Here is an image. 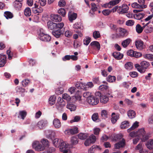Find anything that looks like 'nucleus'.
Instances as JSON below:
<instances>
[{
    "label": "nucleus",
    "mask_w": 153,
    "mask_h": 153,
    "mask_svg": "<svg viewBox=\"0 0 153 153\" xmlns=\"http://www.w3.org/2000/svg\"><path fill=\"white\" fill-rule=\"evenodd\" d=\"M123 136L121 134H119L114 135V137H113L112 139L113 141H119L122 140L123 138Z\"/></svg>",
    "instance_id": "5701e85b"
},
{
    "label": "nucleus",
    "mask_w": 153,
    "mask_h": 153,
    "mask_svg": "<svg viewBox=\"0 0 153 153\" xmlns=\"http://www.w3.org/2000/svg\"><path fill=\"white\" fill-rule=\"evenodd\" d=\"M129 7L127 5L123 4L122 5L121 7V12L122 13H126Z\"/></svg>",
    "instance_id": "473e14b6"
},
{
    "label": "nucleus",
    "mask_w": 153,
    "mask_h": 153,
    "mask_svg": "<svg viewBox=\"0 0 153 153\" xmlns=\"http://www.w3.org/2000/svg\"><path fill=\"white\" fill-rule=\"evenodd\" d=\"M71 144L73 145H75L77 144L78 141L77 137L75 136L72 137L71 138Z\"/></svg>",
    "instance_id": "ea45409f"
},
{
    "label": "nucleus",
    "mask_w": 153,
    "mask_h": 153,
    "mask_svg": "<svg viewBox=\"0 0 153 153\" xmlns=\"http://www.w3.org/2000/svg\"><path fill=\"white\" fill-rule=\"evenodd\" d=\"M47 121L46 120H41L39 121L37 123V126L41 129H42L45 127L47 124Z\"/></svg>",
    "instance_id": "ddd939ff"
},
{
    "label": "nucleus",
    "mask_w": 153,
    "mask_h": 153,
    "mask_svg": "<svg viewBox=\"0 0 153 153\" xmlns=\"http://www.w3.org/2000/svg\"><path fill=\"white\" fill-rule=\"evenodd\" d=\"M75 86L76 88L78 89H82L85 90H87V87H86L85 84L81 82H77Z\"/></svg>",
    "instance_id": "4468645a"
},
{
    "label": "nucleus",
    "mask_w": 153,
    "mask_h": 153,
    "mask_svg": "<svg viewBox=\"0 0 153 153\" xmlns=\"http://www.w3.org/2000/svg\"><path fill=\"white\" fill-rule=\"evenodd\" d=\"M112 12V10L109 9L104 10L102 11V13L105 16H107L110 14Z\"/></svg>",
    "instance_id": "13d9d810"
},
{
    "label": "nucleus",
    "mask_w": 153,
    "mask_h": 153,
    "mask_svg": "<svg viewBox=\"0 0 153 153\" xmlns=\"http://www.w3.org/2000/svg\"><path fill=\"white\" fill-rule=\"evenodd\" d=\"M121 0H113L109 1L108 3L105 4V7L106 8H111L112 7L116 5L119 3Z\"/></svg>",
    "instance_id": "9d476101"
},
{
    "label": "nucleus",
    "mask_w": 153,
    "mask_h": 153,
    "mask_svg": "<svg viewBox=\"0 0 153 153\" xmlns=\"http://www.w3.org/2000/svg\"><path fill=\"white\" fill-rule=\"evenodd\" d=\"M142 10H134V12L137 13L134 16V17L136 19L140 20L143 18L145 16L144 13H139Z\"/></svg>",
    "instance_id": "9b49d317"
},
{
    "label": "nucleus",
    "mask_w": 153,
    "mask_h": 153,
    "mask_svg": "<svg viewBox=\"0 0 153 153\" xmlns=\"http://www.w3.org/2000/svg\"><path fill=\"white\" fill-rule=\"evenodd\" d=\"M63 89L62 88H57L55 91L56 94L57 95L62 94L63 93Z\"/></svg>",
    "instance_id": "0e129e2a"
},
{
    "label": "nucleus",
    "mask_w": 153,
    "mask_h": 153,
    "mask_svg": "<svg viewBox=\"0 0 153 153\" xmlns=\"http://www.w3.org/2000/svg\"><path fill=\"white\" fill-rule=\"evenodd\" d=\"M90 45L96 47L98 50H99L100 48V44L98 42L96 41H94L91 42L90 44Z\"/></svg>",
    "instance_id": "c03bdc74"
},
{
    "label": "nucleus",
    "mask_w": 153,
    "mask_h": 153,
    "mask_svg": "<svg viewBox=\"0 0 153 153\" xmlns=\"http://www.w3.org/2000/svg\"><path fill=\"white\" fill-rule=\"evenodd\" d=\"M92 96L91 93L87 91L84 92L83 94V97L86 98L87 101L88 100L89 97H91Z\"/></svg>",
    "instance_id": "052dcab7"
},
{
    "label": "nucleus",
    "mask_w": 153,
    "mask_h": 153,
    "mask_svg": "<svg viewBox=\"0 0 153 153\" xmlns=\"http://www.w3.org/2000/svg\"><path fill=\"white\" fill-rule=\"evenodd\" d=\"M135 149L139 151V153H146L147 151L144 150L142 146V143L140 142L135 148Z\"/></svg>",
    "instance_id": "a211bd4d"
},
{
    "label": "nucleus",
    "mask_w": 153,
    "mask_h": 153,
    "mask_svg": "<svg viewBox=\"0 0 153 153\" xmlns=\"http://www.w3.org/2000/svg\"><path fill=\"white\" fill-rule=\"evenodd\" d=\"M35 6L34 7L32 8V11L34 13H41L43 11V9L40 6L36 5V4H34Z\"/></svg>",
    "instance_id": "2eb2a0df"
},
{
    "label": "nucleus",
    "mask_w": 153,
    "mask_h": 153,
    "mask_svg": "<svg viewBox=\"0 0 153 153\" xmlns=\"http://www.w3.org/2000/svg\"><path fill=\"white\" fill-rule=\"evenodd\" d=\"M51 20L53 22H60L62 20V17L58 14H51L50 16Z\"/></svg>",
    "instance_id": "1a4fd4ad"
},
{
    "label": "nucleus",
    "mask_w": 153,
    "mask_h": 153,
    "mask_svg": "<svg viewBox=\"0 0 153 153\" xmlns=\"http://www.w3.org/2000/svg\"><path fill=\"white\" fill-rule=\"evenodd\" d=\"M24 13L26 16H30L31 15V10L30 8L27 7L24 10Z\"/></svg>",
    "instance_id": "49530a36"
},
{
    "label": "nucleus",
    "mask_w": 153,
    "mask_h": 153,
    "mask_svg": "<svg viewBox=\"0 0 153 153\" xmlns=\"http://www.w3.org/2000/svg\"><path fill=\"white\" fill-rule=\"evenodd\" d=\"M64 34L66 37L69 38L72 36L73 33L70 30H67L65 31Z\"/></svg>",
    "instance_id": "680f3d73"
},
{
    "label": "nucleus",
    "mask_w": 153,
    "mask_h": 153,
    "mask_svg": "<svg viewBox=\"0 0 153 153\" xmlns=\"http://www.w3.org/2000/svg\"><path fill=\"white\" fill-rule=\"evenodd\" d=\"M55 151V149L53 147H50L47 149V153H53Z\"/></svg>",
    "instance_id": "774afa93"
},
{
    "label": "nucleus",
    "mask_w": 153,
    "mask_h": 153,
    "mask_svg": "<svg viewBox=\"0 0 153 153\" xmlns=\"http://www.w3.org/2000/svg\"><path fill=\"white\" fill-rule=\"evenodd\" d=\"M146 146L148 148L150 149H153V139L149 140L148 143L146 144Z\"/></svg>",
    "instance_id": "8fccbe9b"
},
{
    "label": "nucleus",
    "mask_w": 153,
    "mask_h": 153,
    "mask_svg": "<svg viewBox=\"0 0 153 153\" xmlns=\"http://www.w3.org/2000/svg\"><path fill=\"white\" fill-rule=\"evenodd\" d=\"M149 63L146 61H141L140 64H136L134 66L135 68L140 73L143 74L146 71L150 66Z\"/></svg>",
    "instance_id": "f03ea898"
},
{
    "label": "nucleus",
    "mask_w": 153,
    "mask_h": 153,
    "mask_svg": "<svg viewBox=\"0 0 153 153\" xmlns=\"http://www.w3.org/2000/svg\"><path fill=\"white\" fill-rule=\"evenodd\" d=\"M87 102L91 105H95L99 103V99L97 97L92 95L91 97H89Z\"/></svg>",
    "instance_id": "7ed1b4c3"
},
{
    "label": "nucleus",
    "mask_w": 153,
    "mask_h": 153,
    "mask_svg": "<svg viewBox=\"0 0 153 153\" xmlns=\"http://www.w3.org/2000/svg\"><path fill=\"white\" fill-rule=\"evenodd\" d=\"M125 140L124 139L120 141L119 142L116 143L114 145V147L116 149H119L120 147H123L125 145Z\"/></svg>",
    "instance_id": "f3484780"
},
{
    "label": "nucleus",
    "mask_w": 153,
    "mask_h": 153,
    "mask_svg": "<svg viewBox=\"0 0 153 153\" xmlns=\"http://www.w3.org/2000/svg\"><path fill=\"white\" fill-rule=\"evenodd\" d=\"M111 121L113 124L115 123L118 119L119 116L116 115L115 113H112L111 114Z\"/></svg>",
    "instance_id": "7c9ffc66"
},
{
    "label": "nucleus",
    "mask_w": 153,
    "mask_h": 153,
    "mask_svg": "<svg viewBox=\"0 0 153 153\" xmlns=\"http://www.w3.org/2000/svg\"><path fill=\"white\" fill-rule=\"evenodd\" d=\"M62 140L58 138H54L53 140V144L55 146H59Z\"/></svg>",
    "instance_id": "09e8293b"
},
{
    "label": "nucleus",
    "mask_w": 153,
    "mask_h": 153,
    "mask_svg": "<svg viewBox=\"0 0 153 153\" xmlns=\"http://www.w3.org/2000/svg\"><path fill=\"white\" fill-rule=\"evenodd\" d=\"M58 13L62 15L63 17H65L66 14V12L64 8H60L58 11Z\"/></svg>",
    "instance_id": "603ef678"
},
{
    "label": "nucleus",
    "mask_w": 153,
    "mask_h": 153,
    "mask_svg": "<svg viewBox=\"0 0 153 153\" xmlns=\"http://www.w3.org/2000/svg\"><path fill=\"white\" fill-rule=\"evenodd\" d=\"M100 102L102 103H106L109 100V98L105 95H102L100 97Z\"/></svg>",
    "instance_id": "cd10ccee"
},
{
    "label": "nucleus",
    "mask_w": 153,
    "mask_h": 153,
    "mask_svg": "<svg viewBox=\"0 0 153 153\" xmlns=\"http://www.w3.org/2000/svg\"><path fill=\"white\" fill-rule=\"evenodd\" d=\"M116 80V77L114 76L109 75L107 78V80L110 82H114Z\"/></svg>",
    "instance_id": "58836bf2"
},
{
    "label": "nucleus",
    "mask_w": 153,
    "mask_h": 153,
    "mask_svg": "<svg viewBox=\"0 0 153 153\" xmlns=\"http://www.w3.org/2000/svg\"><path fill=\"white\" fill-rule=\"evenodd\" d=\"M139 123L137 121H136L134 123L131 127L129 128L128 129L127 131L128 132H130L131 131L137 128L139 126Z\"/></svg>",
    "instance_id": "f704fd0d"
},
{
    "label": "nucleus",
    "mask_w": 153,
    "mask_h": 153,
    "mask_svg": "<svg viewBox=\"0 0 153 153\" xmlns=\"http://www.w3.org/2000/svg\"><path fill=\"white\" fill-rule=\"evenodd\" d=\"M93 37L95 39L100 38L101 36L99 31H95L93 33Z\"/></svg>",
    "instance_id": "6e6d98bb"
},
{
    "label": "nucleus",
    "mask_w": 153,
    "mask_h": 153,
    "mask_svg": "<svg viewBox=\"0 0 153 153\" xmlns=\"http://www.w3.org/2000/svg\"><path fill=\"white\" fill-rule=\"evenodd\" d=\"M129 123L128 121H125L122 123L120 127L122 129L127 128L129 126Z\"/></svg>",
    "instance_id": "a19ab883"
},
{
    "label": "nucleus",
    "mask_w": 153,
    "mask_h": 153,
    "mask_svg": "<svg viewBox=\"0 0 153 153\" xmlns=\"http://www.w3.org/2000/svg\"><path fill=\"white\" fill-rule=\"evenodd\" d=\"M139 5L141 8H145L147 6L145 4V0H138Z\"/></svg>",
    "instance_id": "4c0bfd02"
},
{
    "label": "nucleus",
    "mask_w": 153,
    "mask_h": 153,
    "mask_svg": "<svg viewBox=\"0 0 153 153\" xmlns=\"http://www.w3.org/2000/svg\"><path fill=\"white\" fill-rule=\"evenodd\" d=\"M81 120L80 117L79 116H76L74 117L73 119L70 121V123H72L74 122H78L80 121Z\"/></svg>",
    "instance_id": "4d7b16f0"
},
{
    "label": "nucleus",
    "mask_w": 153,
    "mask_h": 153,
    "mask_svg": "<svg viewBox=\"0 0 153 153\" xmlns=\"http://www.w3.org/2000/svg\"><path fill=\"white\" fill-rule=\"evenodd\" d=\"M74 28L76 29L75 30H82L83 27L81 24L78 23H76L74 25Z\"/></svg>",
    "instance_id": "2f4dec72"
},
{
    "label": "nucleus",
    "mask_w": 153,
    "mask_h": 153,
    "mask_svg": "<svg viewBox=\"0 0 153 153\" xmlns=\"http://www.w3.org/2000/svg\"><path fill=\"white\" fill-rule=\"evenodd\" d=\"M66 107L68 109H70L71 111H74L76 108V107L75 105L70 102L68 104Z\"/></svg>",
    "instance_id": "c85d7f7f"
},
{
    "label": "nucleus",
    "mask_w": 153,
    "mask_h": 153,
    "mask_svg": "<svg viewBox=\"0 0 153 153\" xmlns=\"http://www.w3.org/2000/svg\"><path fill=\"white\" fill-rule=\"evenodd\" d=\"M7 53L8 55V59H12V57H16V55H14L13 53L11 52L10 50H8L7 51Z\"/></svg>",
    "instance_id": "3c124183"
},
{
    "label": "nucleus",
    "mask_w": 153,
    "mask_h": 153,
    "mask_svg": "<svg viewBox=\"0 0 153 153\" xmlns=\"http://www.w3.org/2000/svg\"><path fill=\"white\" fill-rule=\"evenodd\" d=\"M4 15L7 19H11L13 17V15L12 13L8 11L5 12Z\"/></svg>",
    "instance_id": "72a5a7b5"
},
{
    "label": "nucleus",
    "mask_w": 153,
    "mask_h": 153,
    "mask_svg": "<svg viewBox=\"0 0 153 153\" xmlns=\"http://www.w3.org/2000/svg\"><path fill=\"white\" fill-rule=\"evenodd\" d=\"M47 25L49 29L53 30H56V23L51 21H49L47 23Z\"/></svg>",
    "instance_id": "aec40b11"
},
{
    "label": "nucleus",
    "mask_w": 153,
    "mask_h": 153,
    "mask_svg": "<svg viewBox=\"0 0 153 153\" xmlns=\"http://www.w3.org/2000/svg\"><path fill=\"white\" fill-rule=\"evenodd\" d=\"M107 113L106 111L102 110L101 112V116L103 119H105L107 117Z\"/></svg>",
    "instance_id": "338daca9"
},
{
    "label": "nucleus",
    "mask_w": 153,
    "mask_h": 153,
    "mask_svg": "<svg viewBox=\"0 0 153 153\" xmlns=\"http://www.w3.org/2000/svg\"><path fill=\"white\" fill-rule=\"evenodd\" d=\"M59 149L60 150L63 149L64 148H67L68 146L66 143L62 140L61 143L59 145Z\"/></svg>",
    "instance_id": "e433bc0d"
},
{
    "label": "nucleus",
    "mask_w": 153,
    "mask_h": 153,
    "mask_svg": "<svg viewBox=\"0 0 153 153\" xmlns=\"http://www.w3.org/2000/svg\"><path fill=\"white\" fill-rule=\"evenodd\" d=\"M19 114L22 120H24L26 117L27 113L25 111H21L19 112Z\"/></svg>",
    "instance_id": "864d4df0"
},
{
    "label": "nucleus",
    "mask_w": 153,
    "mask_h": 153,
    "mask_svg": "<svg viewBox=\"0 0 153 153\" xmlns=\"http://www.w3.org/2000/svg\"><path fill=\"white\" fill-rule=\"evenodd\" d=\"M62 97L63 99L68 101H70L71 99L70 96L67 94H63Z\"/></svg>",
    "instance_id": "e2e57ef3"
},
{
    "label": "nucleus",
    "mask_w": 153,
    "mask_h": 153,
    "mask_svg": "<svg viewBox=\"0 0 153 153\" xmlns=\"http://www.w3.org/2000/svg\"><path fill=\"white\" fill-rule=\"evenodd\" d=\"M64 29H62V30H55L52 32L53 35L56 38H59L62 37L64 34Z\"/></svg>",
    "instance_id": "0eeeda50"
},
{
    "label": "nucleus",
    "mask_w": 153,
    "mask_h": 153,
    "mask_svg": "<svg viewBox=\"0 0 153 153\" xmlns=\"http://www.w3.org/2000/svg\"><path fill=\"white\" fill-rule=\"evenodd\" d=\"M91 41V38L89 37H86L83 41V43L84 45H88Z\"/></svg>",
    "instance_id": "bf43d9fd"
},
{
    "label": "nucleus",
    "mask_w": 153,
    "mask_h": 153,
    "mask_svg": "<svg viewBox=\"0 0 153 153\" xmlns=\"http://www.w3.org/2000/svg\"><path fill=\"white\" fill-rule=\"evenodd\" d=\"M53 123L55 127L56 128H59L61 126V123L58 119H54L53 121Z\"/></svg>",
    "instance_id": "b1692460"
},
{
    "label": "nucleus",
    "mask_w": 153,
    "mask_h": 153,
    "mask_svg": "<svg viewBox=\"0 0 153 153\" xmlns=\"http://www.w3.org/2000/svg\"><path fill=\"white\" fill-rule=\"evenodd\" d=\"M143 42L141 40H137L135 42L136 48L139 50H141L143 48Z\"/></svg>",
    "instance_id": "4be33fe9"
},
{
    "label": "nucleus",
    "mask_w": 153,
    "mask_h": 153,
    "mask_svg": "<svg viewBox=\"0 0 153 153\" xmlns=\"http://www.w3.org/2000/svg\"><path fill=\"white\" fill-rule=\"evenodd\" d=\"M129 135L131 137L135 136L139 137L143 141H145L149 139V136L145 134V131L144 129L141 128L139 129L137 132L132 131L129 133Z\"/></svg>",
    "instance_id": "f257e3e1"
},
{
    "label": "nucleus",
    "mask_w": 153,
    "mask_h": 153,
    "mask_svg": "<svg viewBox=\"0 0 153 153\" xmlns=\"http://www.w3.org/2000/svg\"><path fill=\"white\" fill-rule=\"evenodd\" d=\"M144 28L145 26H143L142 27L139 24H137L136 27V31L138 33H141Z\"/></svg>",
    "instance_id": "bb28decb"
},
{
    "label": "nucleus",
    "mask_w": 153,
    "mask_h": 153,
    "mask_svg": "<svg viewBox=\"0 0 153 153\" xmlns=\"http://www.w3.org/2000/svg\"><path fill=\"white\" fill-rule=\"evenodd\" d=\"M56 30H62V29H64V28H63L64 26V24L63 22H61L59 23H56Z\"/></svg>",
    "instance_id": "79ce46f5"
},
{
    "label": "nucleus",
    "mask_w": 153,
    "mask_h": 153,
    "mask_svg": "<svg viewBox=\"0 0 153 153\" xmlns=\"http://www.w3.org/2000/svg\"><path fill=\"white\" fill-rule=\"evenodd\" d=\"M145 58L152 61L153 60V55L152 54H147L143 55Z\"/></svg>",
    "instance_id": "5fc2aeb1"
},
{
    "label": "nucleus",
    "mask_w": 153,
    "mask_h": 153,
    "mask_svg": "<svg viewBox=\"0 0 153 153\" xmlns=\"http://www.w3.org/2000/svg\"><path fill=\"white\" fill-rule=\"evenodd\" d=\"M96 140V137L95 135L92 134L88 139H86L84 142V144L86 146H89L91 144L94 143Z\"/></svg>",
    "instance_id": "20e7f679"
},
{
    "label": "nucleus",
    "mask_w": 153,
    "mask_h": 153,
    "mask_svg": "<svg viewBox=\"0 0 153 153\" xmlns=\"http://www.w3.org/2000/svg\"><path fill=\"white\" fill-rule=\"evenodd\" d=\"M39 37L41 40L45 42H49L51 39V37L49 35L43 33H40Z\"/></svg>",
    "instance_id": "423d86ee"
},
{
    "label": "nucleus",
    "mask_w": 153,
    "mask_h": 153,
    "mask_svg": "<svg viewBox=\"0 0 153 153\" xmlns=\"http://www.w3.org/2000/svg\"><path fill=\"white\" fill-rule=\"evenodd\" d=\"M14 6L16 9H19L22 7V4L21 1H15L14 2Z\"/></svg>",
    "instance_id": "c9c22d12"
},
{
    "label": "nucleus",
    "mask_w": 153,
    "mask_h": 153,
    "mask_svg": "<svg viewBox=\"0 0 153 153\" xmlns=\"http://www.w3.org/2000/svg\"><path fill=\"white\" fill-rule=\"evenodd\" d=\"M32 146L35 150L37 151H40L43 150L45 147L41 144H39V142L34 141L33 143Z\"/></svg>",
    "instance_id": "39448f33"
},
{
    "label": "nucleus",
    "mask_w": 153,
    "mask_h": 153,
    "mask_svg": "<svg viewBox=\"0 0 153 153\" xmlns=\"http://www.w3.org/2000/svg\"><path fill=\"white\" fill-rule=\"evenodd\" d=\"M6 56L0 54V67H3L6 63Z\"/></svg>",
    "instance_id": "dca6fc26"
},
{
    "label": "nucleus",
    "mask_w": 153,
    "mask_h": 153,
    "mask_svg": "<svg viewBox=\"0 0 153 153\" xmlns=\"http://www.w3.org/2000/svg\"><path fill=\"white\" fill-rule=\"evenodd\" d=\"M131 41V40L130 39H127L122 42V45L124 48H125L128 45Z\"/></svg>",
    "instance_id": "393cba45"
},
{
    "label": "nucleus",
    "mask_w": 153,
    "mask_h": 153,
    "mask_svg": "<svg viewBox=\"0 0 153 153\" xmlns=\"http://www.w3.org/2000/svg\"><path fill=\"white\" fill-rule=\"evenodd\" d=\"M78 128L77 127H75L72 129H68L65 131V133L69 135L74 134L78 132Z\"/></svg>",
    "instance_id": "f8f14e48"
},
{
    "label": "nucleus",
    "mask_w": 153,
    "mask_h": 153,
    "mask_svg": "<svg viewBox=\"0 0 153 153\" xmlns=\"http://www.w3.org/2000/svg\"><path fill=\"white\" fill-rule=\"evenodd\" d=\"M77 14L75 13L70 14L69 13L68 14V19L70 21L72 22L73 21L75 20L77 17Z\"/></svg>",
    "instance_id": "412c9836"
},
{
    "label": "nucleus",
    "mask_w": 153,
    "mask_h": 153,
    "mask_svg": "<svg viewBox=\"0 0 153 153\" xmlns=\"http://www.w3.org/2000/svg\"><path fill=\"white\" fill-rule=\"evenodd\" d=\"M112 56L116 59L120 60L123 58V55L118 52H115L112 53Z\"/></svg>",
    "instance_id": "6ab92c4d"
},
{
    "label": "nucleus",
    "mask_w": 153,
    "mask_h": 153,
    "mask_svg": "<svg viewBox=\"0 0 153 153\" xmlns=\"http://www.w3.org/2000/svg\"><path fill=\"white\" fill-rule=\"evenodd\" d=\"M118 30L119 31V37H124L126 36L128 33V31L126 29L122 28H118Z\"/></svg>",
    "instance_id": "6e6552de"
},
{
    "label": "nucleus",
    "mask_w": 153,
    "mask_h": 153,
    "mask_svg": "<svg viewBox=\"0 0 153 153\" xmlns=\"http://www.w3.org/2000/svg\"><path fill=\"white\" fill-rule=\"evenodd\" d=\"M56 97L54 96H51L49 99V103L52 105L54 104L55 102Z\"/></svg>",
    "instance_id": "a18cd8bd"
},
{
    "label": "nucleus",
    "mask_w": 153,
    "mask_h": 153,
    "mask_svg": "<svg viewBox=\"0 0 153 153\" xmlns=\"http://www.w3.org/2000/svg\"><path fill=\"white\" fill-rule=\"evenodd\" d=\"M88 137V135L86 133H80L78 134V137L81 140H85Z\"/></svg>",
    "instance_id": "37998d69"
},
{
    "label": "nucleus",
    "mask_w": 153,
    "mask_h": 153,
    "mask_svg": "<svg viewBox=\"0 0 153 153\" xmlns=\"http://www.w3.org/2000/svg\"><path fill=\"white\" fill-rule=\"evenodd\" d=\"M58 102L59 104L62 107L64 106L65 105V102L64 101L63 99L61 97L58 98Z\"/></svg>",
    "instance_id": "de8ad7c7"
},
{
    "label": "nucleus",
    "mask_w": 153,
    "mask_h": 153,
    "mask_svg": "<svg viewBox=\"0 0 153 153\" xmlns=\"http://www.w3.org/2000/svg\"><path fill=\"white\" fill-rule=\"evenodd\" d=\"M124 67L126 70H130L133 68V63L131 62H127L125 64Z\"/></svg>",
    "instance_id": "a878e982"
},
{
    "label": "nucleus",
    "mask_w": 153,
    "mask_h": 153,
    "mask_svg": "<svg viewBox=\"0 0 153 153\" xmlns=\"http://www.w3.org/2000/svg\"><path fill=\"white\" fill-rule=\"evenodd\" d=\"M41 142L44 146H49V143L47 139H44L41 140Z\"/></svg>",
    "instance_id": "69168bd1"
},
{
    "label": "nucleus",
    "mask_w": 153,
    "mask_h": 153,
    "mask_svg": "<svg viewBox=\"0 0 153 153\" xmlns=\"http://www.w3.org/2000/svg\"><path fill=\"white\" fill-rule=\"evenodd\" d=\"M127 115L130 118L132 119L135 117L136 114L134 111L129 110L127 112Z\"/></svg>",
    "instance_id": "c756f323"
}]
</instances>
